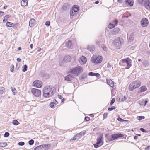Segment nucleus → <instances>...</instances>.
Instances as JSON below:
<instances>
[{
	"label": "nucleus",
	"mask_w": 150,
	"mask_h": 150,
	"mask_svg": "<svg viewBox=\"0 0 150 150\" xmlns=\"http://www.w3.org/2000/svg\"><path fill=\"white\" fill-rule=\"evenodd\" d=\"M145 118L144 117L142 116H138L137 117V119L139 120H140L142 119H144Z\"/></svg>",
	"instance_id": "36"
},
{
	"label": "nucleus",
	"mask_w": 150,
	"mask_h": 150,
	"mask_svg": "<svg viewBox=\"0 0 150 150\" xmlns=\"http://www.w3.org/2000/svg\"><path fill=\"white\" fill-rule=\"evenodd\" d=\"M126 4L130 6H132L133 5L134 1L132 0H125Z\"/></svg>",
	"instance_id": "16"
},
{
	"label": "nucleus",
	"mask_w": 150,
	"mask_h": 150,
	"mask_svg": "<svg viewBox=\"0 0 150 150\" xmlns=\"http://www.w3.org/2000/svg\"><path fill=\"white\" fill-rule=\"evenodd\" d=\"M145 6L146 8L150 10V1L149 0H145L144 3Z\"/></svg>",
	"instance_id": "12"
},
{
	"label": "nucleus",
	"mask_w": 150,
	"mask_h": 150,
	"mask_svg": "<svg viewBox=\"0 0 150 150\" xmlns=\"http://www.w3.org/2000/svg\"><path fill=\"white\" fill-rule=\"evenodd\" d=\"M114 25L115 26V25H117V20H115L114 21Z\"/></svg>",
	"instance_id": "55"
},
{
	"label": "nucleus",
	"mask_w": 150,
	"mask_h": 150,
	"mask_svg": "<svg viewBox=\"0 0 150 150\" xmlns=\"http://www.w3.org/2000/svg\"><path fill=\"white\" fill-rule=\"evenodd\" d=\"M115 99L114 98H113V99H112V100L110 102V105H112L115 102Z\"/></svg>",
	"instance_id": "41"
},
{
	"label": "nucleus",
	"mask_w": 150,
	"mask_h": 150,
	"mask_svg": "<svg viewBox=\"0 0 150 150\" xmlns=\"http://www.w3.org/2000/svg\"><path fill=\"white\" fill-rule=\"evenodd\" d=\"M122 39L119 38L117 37L114 40L112 44L116 47H120L121 44Z\"/></svg>",
	"instance_id": "7"
},
{
	"label": "nucleus",
	"mask_w": 150,
	"mask_h": 150,
	"mask_svg": "<svg viewBox=\"0 0 150 150\" xmlns=\"http://www.w3.org/2000/svg\"><path fill=\"white\" fill-rule=\"evenodd\" d=\"M10 16V15H6L4 18L3 20V21L4 22H6V21L7 20L8 18H9Z\"/></svg>",
	"instance_id": "33"
},
{
	"label": "nucleus",
	"mask_w": 150,
	"mask_h": 150,
	"mask_svg": "<svg viewBox=\"0 0 150 150\" xmlns=\"http://www.w3.org/2000/svg\"><path fill=\"white\" fill-rule=\"evenodd\" d=\"M88 75L91 76H96V77H98L99 76L100 74L98 73H95L93 72H90L89 73Z\"/></svg>",
	"instance_id": "23"
},
{
	"label": "nucleus",
	"mask_w": 150,
	"mask_h": 150,
	"mask_svg": "<svg viewBox=\"0 0 150 150\" xmlns=\"http://www.w3.org/2000/svg\"><path fill=\"white\" fill-rule=\"evenodd\" d=\"M58 98L60 99H62L63 97L62 96L60 95H58Z\"/></svg>",
	"instance_id": "58"
},
{
	"label": "nucleus",
	"mask_w": 150,
	"mask_h": 150,
	"mask_svg": "<svg viewBox=\"0 0 150 150\" xmlns=\"http://www.w3.org/2000/svg\"><path fill=\"white\" fill-rule=\"evenodd\" d=\"M136 88V87H135L134 86V84L133 82H132L130 84L128 89L130 91H133L134 90L135 88Z\"/></svg>",
	"instance_id": "13"
},
{
	"label": "nucleus",
	"mask_w": 150,
	"mask_h": 150,
	"mask_svg": "<svg viewBox=\"0 0 150 150\" xmlns=\"http://www.w3.org/2000/svg\"><path fill=\"white\" fill-rule=\"evenodd\" d=\"M34 143V141L33 139H31L28 142V143L30 145H33V144Z\"/></svg>",
	"instance_id": "39"
},
{
	"label": "nucleus",
	"mask_w": 150,
	"mask_h": 150,
	"mask_svg": "<svg viewBox=\"0 0 150 150\" xmlns=\"http://www.w3.org/2000/svg\"><path fill=\"white\" fill-rule=\"evenodd\" d=\"M88 50L91 52L95 50L94 47L92 45H90L88 46Z\"/></svg>",
	"instance_id": "27"
},
{
	"label": "nucleus",
	"mask_w": 150,
	"mask_h": 150,
	"mask_svg": "<svg viewBox=\"0 0 150 150\" xmlns=\"http://www.w3.org/2000/svg\"><path fill=\"white\" fill-rule=\"evenodd\" d=\"M5 91V89L4 87H0V93L2 94L4 93Z\"/></svg>",
	"instance_id": "30"
},
{
	"label": "nucleus",
	"mask_w": 150,
	"mask_h": 150,
	"mask_svg": "<svg viewBox=\"0 0 150 150\" xmlns=\"http://www.w3.org/2000/svg\"><path fill=\"white\" fill-rule=\"evenodd\" d=\"M11 91L13 93L14 95H15V93H16V91L15 88L12 89Z\"/></svg>",
	"instance_id": "42"
},
{
	"label": "nucleus",
	"mask_w": 150,
	"mask_h": 150,
	"mask_svg": "<svg viewBox=\"0 0 150 150\" xmlns=\"http://www.w3.org/2000/svg\"><path fill=\"white\" fill-rule=\"evenodd\" d=\"M83 71L82 67L80 66H76L72 69L70 70L71 73L73 74L76 76H78Z\"/></svg>",
	"instance_id": "2"
},
{
	"label": "nucleus",
	"mask_w": 150,
	"mask_h": 150,
	"mask_svg": "<svg viewBox=\"0 0 150 150\" xmlns=\"http://www.w3.org/2000/svg\"><path fill=\"white\" fill-rule=\"evenodd\" d=\"M14 66L13 65H11V69L10 70V71L11 72H13V69H14Z\"/></svg>",
	"instance_id": "47"
},
{
	"label": "nucleus",
	"mask_w": 150,
	"mask_h": 150,
	"mask_svg": "<svg viewBox=\"0 0 150 150\" xmlns=\"http://www.w3.org/2000/svg\"><path fill=\"white\" fill-rule=\"evenodd\" d=\"M134 34L133 33H132L130 35L129 38V42H133L134 39Z\"/></svg>",
	"instance_id": "25"
},
{
	"label": "nucleus",
	"mask_w": 150,
	"mask_h": 150,
	"mask_svg": "<svg viewBox=\"0 0 150 150\" xmlns=\"http://www.w3.org/2000/svg\"><path fill=\"white\" fill-rule=\"evenodd\" d=\"M76 137H74L72 139H71V141L72 140H75L76 139Z\"/></svg>",
	"instance_id": "63"
},
{
	"label": "nucleus",
	"mask_w": 150,
	"mask_h": 150,
	"mask_svg": "<svg viewBox=\"0 0 150 150\" xmlns=\"http://www.w3.org/2000/svg\"><path fill=\"white\" fill-rule=\"evenodd\" d=\"M72 78V76L71 74L67 75L65 77V80L67 81H71Z\"/></svg>",
	"instance_id": "20"
},
{
	"label": "nucleus",
	"mask_w": 150,
	"mask_h": 150,
	"mask_svg": "<svg viewBox=\"0 0 150 150\" xmlns=\"http://www.w3.org/2000/svg\"><path fill=\"white\" fill-rule=\"evenodd\" d=\"M4 12L0 11V17L2 16L4 14Z\"/></svg>",
	"instance_id": "54"
},
{
	"label": "nucleus",
	"mask_w": 150,
	"mask_h": 150,
	"mask_svg": "<svg viewBox=\"0 0 150 150\" xmlns=\"http://www.w3.org/2000/svg\"><path fill=\"white\" fill-rule=\"evenodd\" d=\"M18 144L20 146H23L25 144V143L23 142H20L18 143Z\"/></svg>",
	"instance_id": "40"
},
{
	"label": "nucleus",
	"mask_w": 150,
	"mask_h": 150,
	"mask_svg": "<svg viewBox=\"0 0 150 150\" xmlns=\"http://www.w3.org/2000/svg\"><path fill=\"white\" fill-rule=\"evenodd\" d=\"M20 67V64L19 63L16 64V68L17 69H18Z\"/></svg>",
	"instance_id": "52"
},
{
	"label": "nucleus",
	"mask_w": 150,
	"mask_h": 150,
	"mask_svg": "<svg viewBox=\"0 0 150 150\" xmlns=\"http://www.w3.org/2000/svg\"><path fill=\"white\" fill-rule=\"evenodd\" d=\"M70 15H71V16H73L74 15L73 14V11H70Z\"/></svg>",
	"instance_id": "56"
},
{
	"label": "nucleus",
	"mask_w": 150,
	"mask_h": 150,
	"mask_svg": "<svg viewBox=\"0 0 150 150\" xmlns=\"http://www.w3.org/2000/svg\"><path fill=\"white\" fill-rule=\"evenodd\" d=\"M43 95L45 98H49L52 96L53 95V91L49 86H46L43 90Z\"/></svg>",
	"instance_id": "1"
},
{
	"label": "nucleus",
	"mask_w": 150,
	"mask_h": 150,
	"mask_svg": "<svg viewBox=\"0 0 150 150\" xmlns=\"http://www.w3.org/2000/svg\"><path fill=\"white\" fill-rule=\"evenodd\" d=\"M150 147V146H148L146 148H145V149L146 150H149V149Z\"/></svg>",
	"instance_id": "57"
},
{
	"label": "nucleus",
	"mask_w": 150,
	"mask_h": 150,
	"mask_svg": "<svg viewBox=\"0 0 150 150\" xmlns=\"http://www.w3.org/2000/svg\"><path fill=\"white\" fill-rule=\"evenodd\" d=\"M140 130L141 131H142V132H147V131H146L144 129H143V128H140Z\"/></svg>",
	"instance_id": "46"
},
{
	"label": "nucleus",
	"mask_w": 150,
	"mask_h": 150,
	"mask_svg": "<svg viewBox=\"0 0 150 150\" xmlns=\"http://www.w3.org/2000/svg\"><path fill=\"white\" fill-rule=\"evenodd\" d=\"M121 62L124 65H127V69H129L131 65L132 60L129 58L122 59Z\"/></svg>",
	"instance_id": "5"
},
{
	"label": "nucleus",
	"mask_w": 150,
	"mask_h": 150,
	"mask_svg": "<svg viewBox=\"0 0 150 150\" xmlns=\"http://www.w3.org/2000/svg\"><path fill=\"white\" fill-rule=\"evenodd\" d=\"M120 29L118 28H116L112 30V33L113 34L115 35L119 31Z\"/></svg>",
	"instance_id": "21"
},
{
	"label": "nucleus",
	"mask_w": 150,
	"mask_h": 150,
	"mask_svg": "<svg viewBox=\"0 0 150 150\" xmlns=\"http://www.w3.org/2000/svg\"><path fill=\"white\" fill-rule=\"evenodd\" d=\"M147 103V100H145L144 101V106H145L146 105Z\"/></svg>",
	"instance_id": "62"
},
{
	"label": "nucleus",
	"mask_w": 150,
	"mask_h": 150,
	"mask_svg": "<svg viewBox=\"0 0 150 150\" xmlns=\"http://www.w3.org/2000/svg\"><path fill=\"white\" fill-rule=\"evenodd\" d=\"M85 120L86 121H88L90 120V118L88 117H86L85 118Z\"/></svg>",
	"instance_id": "51"
},
{
	"label": "nucleus",
	"mask_w": 150,
	"mask_h": 150,
	"mask_svg": "<svg viewBox=\"0 0 150 150\" xmlns=\"http://www.w3.org/2000/svg\"><path fill=\"white\" fill-rule=\"evenodd\" d=\"M13 123L14 125H17L18 124L19 122L17 120H14L13 121Z\"/></svg>",
	"instance_id": "37"
},
{
	"label": "nucleus",
	"mask_w": 150,
	"mask_h": 150,
	"mask_svg": "<svg viewBox=\"0 0 150 150\" xmlns=\"http://www.w3.org/2000/svg\"><path fill=\"white\" fill-rule=\"evenodd\" d=\"M103 59V57L100 56L93 55L91 59V62L96 64L100 63L102 62Z\"/></svg>",
	"instance_id": "3"
},
{
	"label": "nucleus",
	"mask_w": 150,
	"mask_h": 150,
	"mask_svg": "<svg viewBox=\"0 0 150 150\" xmlns=\"http://www.w3.org/2000/svg\"><path fill=\"white\" fill-rule=\"evenodd\" d=\"M148 21L146 18H143L141 21V23L142 27H144L147 26Z\"/></svg>",
	"instance_id": "11"
},
{
	"label": "nucleus",
	"mask_w": 150,
	"mask_h": 150,
	"mask_svg": "<svg viewBox=\"0 0 150 150\" xmlns=\"http://www.w3.org/2000/svg\"><path fill=\"white\" fill-rule=\"evenodd\" d=\"M103 136H100L98 138L97 142L96 144H94V147L95 148H97L101 146L103 144Z\"/></svg>",
	"instance_id": "6"
},
{
	"label": "nucleus",
	"mask_w": 150,
	"mask_h": 150,
	"mask_svg": "<svg viewBox=\"0 0 150 150\" xmlns=\"http://www.w3.org/2000/svg\"><path fill=\"white\" fill-rule=\"evenodd\" d=\"M139 90L141 92H144L147 90V88L145 86H143L139 88Z\"/></svg>",
	"instance_id": "26"
},
{
	"label": "nucleus",
	"mask_w": 150,
	"mask_h": 150,
	"mask_svg": "<svg viewBox=\"0 0 150 150\" xmlns=\"http://www.w3.org/2000/svg\"><path fill=\"white\" fill-rule=\"evenodd\" d=\"M140 4H143L145 2V0H138Z\"/></svg>",
	"instance_id": "44"
},
{
	"label": "nucleus",
	"mask_w": 150,
	"mask_h": 150,
	"mask_svg": "<svg viewBox=\"0 0 150 150\" xmlns=\"http://www.w3.org/2000/svg\"><path fill=\"white\" fill-rule=\"evenodd\" d=\"M27 68H28V67H27V65H24L23 66V69L22 71L23 72H25L27 70Z\"/></svg>",
	"instance_id": "32"
},
{
	"label": "nucleus",
	"mask_w": 150,
	"mask_h": 150,
	"mask_svg": "<svg viewBox=\"0 0 150 150\" xmlns=\"http://www.w3.org/2000/svg\"><path fill=\"white\" fill-rule=\"evenodd\" d=\"M50 24V21H46L45 23V25L48 26Z\"/></svg>",
	"instance_id": "50"
},
{
	"label": "nucleus",
	"mask_w": 150,
	"mask_h": 150,
	"mask_svg": "<svg viewBox=\"0 0 150 150\" xmlns=\"http://www.w3.org/2000/svg\"><path fill=\"white\" fill-rule=\"evenodd\" d=\"M17 60L18 61V62H20L21 61V59L20 58H17Z\"/></svg>",
	"instance_id": "59"
},
{
	"label": "nucleus",
	"mask_w": 150,
	"mask_h": 150,
	"mask_svg": "<svg viewBox=\"0 0 150 150\" xmlns=\"http://www.w3.org/2000/svg\"><path fill=\"white\" fill-rule=\"evenodd\" d=\"M138 138V137L137 136H135L134 137V139H135V140H136Z\"/></svg>",
	"instance_id": "61"
},
{
	"label": "nucleus",
	"mask_w": 150,
	"mask_h": 150,
	"mask_svg": "<svg viewBox=\"0 0 150 150\" xmlns=\"http://www.w3.org/2000/svg\"><path fill=\"white\" fill-rule=\"evenodd\" d=\"M7 6H5L4 7V9H6L7 8Z\"/></svg>",
	"instance_id": "64"
},
{
	"label": "nucleus",
	"mask_w": 150,
	"mask_h": 150,
	"mask_svg": "<svg viewBox=\"0 0 150 150\" xmlns=\"http://www.w3.org/2000/svg\"><path fill=\"white\" fill-rule=\"evenodd\" d=\"M115 107L114 106H112L111 108H108V110L110 111L112 110H113L115 109Z\"/></svg>",
	"instance_id": "45"
},
{
	"label": "nucleus",
	"mask_w": 150,
	"mask_h": 150,
	"mask_svg": "<svg viewBox=\"0 0 150 150\" xmlns=\"http://www.w3.org/2000/svg\"><path fill=\"white\" fill-rule=\"evenodd\" d=\"M35 20L34 19H31L29 22V25L30 27H32L34 25Z\"/></svg>",
	"instance_id": "18"
},
{
	"label": "nucleus",
	"mask_w": 150,
	"mask_h": 150,
	"mask_svg": "<svg viewBox=\"0 0 150 150\" xmlns=\"http://www.w3.org/2000/svg\"><path fill=\"white\" fill-rule=\"evenodd\" d=\"M65 46L68 48H71L73 46V45L72 44V42L71 41H68L66 42L65 43Z\"/></svg>",
	"instance_id": "14"
},
{
	"label": "nucleus",
	"mask_w": 150,
	"mask_h": 150,
	"mask_svg": "<svg viewBox=\"0 0 150 150\" xmlns=\"http://www.w3.org/2000/svg\"><path fill=\"white\" fill-rule=\"evenodd\" d=\"M108 115L107 113H104L103 115V118L105 119L107 118Z\"/></svg>",
	"instance_id": "48"
},
{
	"label": "nucleus",
	"mask_w": 150,
	"mask_h": 150,
	"mask_svg": "<svg viewBox=\"0 0 150 150\" xmlns=\"http://www.w3.org/2000/svg\"><path fill=\"white\" fill-rule=\"evenodd\" d=\"M71 60V58L69 56H66L64 57L63 59L64 62H69Z\"/></svg>",
	"instance_id": "22"
},
{
	"label": "nucleus",
	"mask_w": 150,
	"mask_h": 150,
	"mask_svg": "<svg viewBox=\"0 0 150 150\" xmlns=\"http://www.w3.org/2000/svg\"><path fill=\"white\" fill-rule=\"evenodd\" d=\"M101 47L102 49L105 51H106L108 50V48L105 46L104 45H102L101 46Z\"/></svg>",
	"instance_id": "38"
},
{
	"label": "nucleus",
	"mask_w": 150,
	"mask_h": 150,
	"mask_svg": "<svg viewBox=\"0 0 150 150\" xmlns=\"http://www.w3.org/2000/svg\"><path fill=\"white\" fill-rule=\"evenodd\" d=\"M117 120L118 121L120 122H123L125 121V120H123L120 117L118 118Z\"/></svg>",
	"instance_id": "49"
},
{
	"label": "nucleus",
	"mask_w": 150,
	"mask_h": 150,
	"mask_svg": "<svg viewBox=\"0 0 150 150\" xmlns=\"http://www.w3.org/2000/svg\"><path fill=\"white\" fill-rule=\"evenodd\" d=\"M45 146L44 145H42L39 146L34 148L35 150H43V149Z\"/></svg>",
	"instance_id": "19"
},
{
	"label": "nucleus",
	"mask_w": 150,
	"mask_h": 150,
	"mask_svg": "<svg viewBox=\"0 0 150 150\" xmlns=\"http://www.w3.org/2000/svg\"><path fill=\"white\" fill-rule=\"evenodd\" d=\"M135 47L134 46V47H132V46L131 47H130V49L131 50H134V48Z\"/></svg>",
	"instance_id": "60"
},
{
	"label": "nucleus",
	"mask_w": 150,
	"mask_h": 150,
	"mask_svg": "<svg viewBox=\"0 0 150 150\" xmlns=\"http://www.w3.org/2000/svg\"><path fill=\"white\" fill-rule=\"evenodd\" d=\"M136 88L139 87L141 85V82L139 81H135L133 82Z\"/></svg>",
	"instance_id": "15"
},
{
	"label": "nucleus",
	"mask_w": 150,
	"mask_h": 150,
	"mask_svg": "<svg viewBox=\"0 0 150 150\" xmlns=\"http://www.w3.org/2000/svg\"><path fill=\"white\" fill-rule=\"evenodd\" d=\"M123 135L121 134H117L108 136L107 137L109 141H113L119 137H122Z\"/></svg>",
	"instance_id": "4"
},
{
	"label": "nucleus",
	"mask_w": 150,
	"mask_h": 150,
	"mask_svg": "<svg viewBox=\"0 0 150 150\" xmlns=\"http://www.w3.org/2000/svg\"><path fill=\"white\" fill-rule=\"evenodd\" d=\"M55 104L54 102H51L50 104V106L52 108H54L55 106Z\"/></svg>",
	"instance_id": "34"
},
{
	"label": "nucleus",
	"mask_w": 150,
	"mask_h": 150,
	"mask_svg": "<svg viewBox=\"0 0 150 150\" xmlns=\"http://www.w3.org/2000/svg\"><path fill=\"white\" fill-rule=\"evenodd\" d=\"M107 83L111 87H113L114 86V83L113 81L110 79L107 80Z\"/></svg>",
	"instance_id": "17"
},
{
	"label": "nucleus",
	"mask_w": 150,
	"mask_h": 150,
	"mask_svg": "<svg viewBox=\"0 0 150 150\" xmlns=\"http://www.w3.org/2000/svg\"><path fill=\"white\" fill-rule=\"evenodd\" d=\"M9 135V133L6 132H5L4 135V136L5 137H7Z\"/></svg>",
	"instance_id": "43"
},
{
	"label": "nucleus",
	"mask_w": 150,
	"mask_h": 150,
	"mask_svg": "<svg viewBox=\"0 0 150 150\" xmlns=\"http://www.w3.org/2000/svg\"><path fill=\"white\" fill-rule=\"evenodd\" d=\"M6 26L8 27H12L13 25V23L9 22H7L6 23Z\"/></svg>",
	"instance_id": "31"
},
{
	"label": "nucleus",
	"mask_w": 150,
	"mask_h": 150,
	"mask_svg": "<svg viewBox=\"0 0 150 150\" xmlns=\"http://www.w3.org/2000/svg\"><path fill=\"white\" fill-rule=\"evenodd\" d=\"M42 85L41 81L38 80H35L33 83V85L36 87L40 88Z\"/></svg>",
	"instance_id": "10"
},
{
	"label": "nucleus",
	"mask_w": 150,
	"mask_h": 150,
	"mask_svg": "<svg viewBox=\"0 0 150 150\" xmlns=\"http://www.w3.org/2000/svg\"><path fill=\"white\" fill-rule=\"evenodd\" d=\"M78 7L77 6H74L72 8V11L74 12H76L78 11Z\"/></svg>",
	"instance_id": "29"
},
{
	"label": "nucleus",
	"mask_w": 150,
	"mask_h": 150,
	"mask_svg": "<svg viewBox=\"0 0 150 150\" xmlns=\"http://www.w3.org/2000/svg\"><path fill=\"white\" fill-rule=\"evenodd\" d=\"M121 99L122 101H124L126 99V98L125 96H124L123 97H122Z\"/></svg>",
	"instance_id": "53"
},
{
	"label": "nucleus",
	"mask_w": 150,
	"mask_h": 150,
	"mask_svg": "<svg viewBox=\"0 0 150 150\" xmlns=\"http://www.w3.org/2000/svg\"><path fill=\"white\" fill-rule=\"evenodd\" d=\"M115 26L114 24H111V23L110 24H109V25H108V28H109L110 29L114 27Z\"/></svg>",
	"instance_id": "35"
},
{
	"label": "nucleus",
	"mask_w": 150,
	"mask_h": 150,
	"mask_svg": "<svg viewBox=\"0 0 150 150\" xmlns=\"http://www.w3.org/2000/svg\"><path fill=\"white\" fill-rule=\"evenodd\" d=\"M28 4L27 1L26 0H23L21 1V5L23 6H26Z\"/></svg>",
	"instance_id": "24"
},
{
	"label": "nucleus",
	"mask_w": 150,
	"mask_h": 150,
	"mask_svg": "<svg viewBox=\"0 0 150 150\" xmlns=\"http://www.w3.org/2000/svg\"><path fill=\"white\" fill-rule=\"evenodd\" d=\"M7 145L6 143L3 142H0V146L2 147H4Z\"/></svg>",
	"instance_id": "28"
},
{
	"label": "nucleus",
	"mask_w": 150,
	"mask_h": 150,
	"mask_svg": "<svg viewBox=\"0 0 150 150\" xmlns=\"http://www.w3.org/2000/svg\"><path fill=\"white\" fill-rule=\"evenodd\" d=\"M87 60V58L83 55L78 59V61L80 64L83 65L86 63Z\"/></svg>",
	"instance_id": "9"
},
{
	"label": "nucleus",
	"mask_w": 150,
	"mask_h": 150,
	"mask_svg": "<svg viewBox=\"0 0 150 150\" xmlns=\"http://www.w3.org/2000/svg\"><path fill=\"white\" fill-rule=\"evenodd\" d=\"M31 92L36 97H39L40 95L41 91L38 89L33 88L31 90Z\"/></svg>",
	"instance_id": "8"
}]
</instances>
